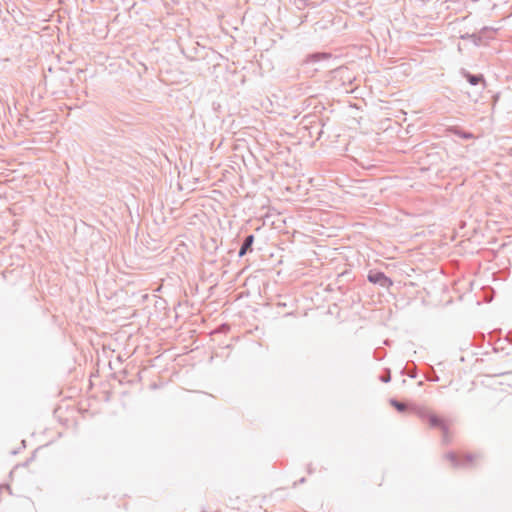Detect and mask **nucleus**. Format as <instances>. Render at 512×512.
<instances>
[{
    "label": "nucleus",
    "mask_w": 512,
    "mask_h": 512,
    "mask_svg": "<svg viewBox=\"0 0 512 512\" xmlns=\"http://www.w3.org/2000/svg\"><path fill=\"white\" fill-rule=\"evenodd\" d=\"M411 413L415 414L421 420L427 421L431 428H437L441 430L444 429V427L447 425L444 419L433 413L426 406H412Z\"/></svg>",
    "instance_id": "nucleus-1"
},
{
    "label": "nucleus",
    "mask_w": 512,
    "mask_h": 512,
    "mask_svg": "<svg viewBox=\"0 0 512 512\" xmlns=\"http://www.w3.org/2000/svg\"><path fill=\"white\" fill-rule=\"evenodd\" d=\"M367 279L370 283L387 289L393 285V281L384 272L378 270H370Z\"/></svg>",
    "instance_id": "nucleus-2"
},
{
    "label": "nucleus",
    "mask_w": 512,
    "mask_h": 512,
    "mask_svg": "<svg viewBox=\"0 0 512 512\" xmlns=\"http://www.w3.org/2000/svg\"><path fill=\"white\" fill-rule=\"evenodd\" d=\"M494 30L488 27H484L480 32L473 34H466L462 36V39H469L475 45L485 44L486 41L490 38H493Z\"/></svg>",
    "instance_id": "nucleus-3"
},
{
    "label": "nucleus",
    "mask_w": 512,
    "mask_h": 512,
    "mask_svg": "<svg viewBox=\"0 0 512 512\" xmlns=\"http://www.w3.org/2000/svg\"><path fill=\"white\" fill-rule=\"evenodd\" d=\"M475 455L473 454H466L463 457H459L454 452H449L446 454V458L452 463L454 467H461L466 468L471 465L473 460L475 459Z\"/></svg>",
    "instance_id": "nucleus-4"
},
{
    "label": "nucleus",
    "mask_w": 512,
    "mask_h": 512,
    "mask_svg": "<svg viewBox=\"0 0 512 512\" xmlns=\"http://www.w3.org/2000/svg\"><path fill=\"white\" fill-rule=\"evenodd\" d=\"M461 74L469 84L473 86L483 84L485 86V78L482 74H472L465 69L461 70Z\"/></svg>",
    "instance_id": "nucleus-5"
},
{
    "label": "nucleus",
    "mask_w": 512,
    "mask_h": 512,
    "mask_svg": "<svg viewBox=\"0 0 512 512\" xmlns=\"http://www.w3.org/2000/svg\"><path fill=\"white\" fill-rule=\"evenodd\" d=\"M254 240H255V237L253 234H249L244 238V240L241 244V247L239 249V252H238L239 257H243L247 253H250L253 251L252 246H253Z\"/></svg>",
    "instance_id": "nucleus-6"
},
{
    "label": "nucleus",
    "mask_w": 512,
    "mask_h": 512,
    "mask_svg": "<svg viewBox=\"0 0 512 512\" xmlns=\"http://www.w3.org/2000/svg\"><path fill=\"white\" fill-rule=\"evenodd\" d=\"M389 403L392 407H394L400 413H405L407 411L411 412V407L417 406L416 404H407V403L398 401L395 398H391L389 400Z\"/></svg>",
    "instance_id": "nucleus-7"
},
{
    "label": "nucleus",
    "mask_w": 512,
    "mask_h": 512,
    "mask_svg": "<svg viewBox=\"0 0 512 512\" xmlns=\"http://www.w3.org/2000/svg\"><path fill=\"white\" fill-rule=\"evenodd\" d=\"M449 131L464 140H470L474 138V135L471 132L465 131L457 126L451 127Z\"/></svg>",
    "instance_id": "nucleus-8"
},
{
    "label": "nucleus",
    "mask_w": 512,
    "mask_h": 512,
    "mask_svg": "<svg viewBox=\"0 0 512 512\" xmlns=\"http://www.w3.org/2000/svg\"><path fill=\"white\" fill-rule=\"evenodd\" d=\"M330 58V54L327 53H313L308 56V59L314 62L320 61L321 59Z\"/></svg>",
    "instance_id": "nucleus-9"
},
{
    "label": "nucleus",
    "mask_w": 512,
    "mask_h": 512,
    "mask_svg": "<svg viewBox=\"0 0 512 512\" xmlns=\"http://www.w3.org/2000/svg\"><path fill=\"white\" fill-rule=\"evenodd\" d=\"M442 432V442L444 444H448L450 442L449 428L446 425L444 429H441Z\"/></svg>",
    "instance_id": "nucleus-10"
},
{
    "label": "nucleus",
    "mask_w": 512,
    "mask_h": 512,
    "mask_svg": "<svg viewBox=\"0 0 512 512\" xmlns=\"http://www.w3.org/2000/svg\"><path fill=\"white\" fill-rule=\"evenodd\" d=\"M380 380L384 383H388L391 380L390 370H387L386 374L381 375Z\"/></svg>",
    "instance_id": "nucleus-11"
},
{
    "label": "nucleus",
    "mask_w": 512,
    "mask_h": 512,
    "mask_svg": "<svg viewBox=\"0 0 512 512\" xmlns=\"http://www.w3.org/2000/svg\"><path fill=\"white\" fill-rule=\"evenodd\" d=\"M2 489L7 490V491L11 494V488H10V486H9L8 484L1 485V486H0V491H1Z\"/></svg>",
    "instance_id": "nucleus-12"
},
{
    "label": "nucleus",
    "mask_w": 512,
    "mask_h": 512,
    "mask_svg": "<svg viewBox=\"0 0 512 512\" xmlns=\"http://www.w3.org/2000/svg\"><path fill=\"white\" fill-rule=\"evenodd\" d=\"M408 376L411 378H415L417 376V374L415 372H410V373H408Z\"/></svg>",
    "instance_id": "nucleus-13"
},
{
    "label": "nucleus",
    "mask_w": 512,
    "mask_h": 512,
    "mask_svg": "<svg viewBox=\"0 0 512 512\" xmlns=\"http://www.w3.org/2000/svg\"><path fill=\"white\" fill-rule=\"evenodd\" d=\"M430 380L432 381H439V377L437 375L433 376V378H431Z\"/></svg>",
    "instance_id": "nucleus-14"
},
{
    "label": "nucleus",
    "mask_w": 512,
    "mask_h": 512,
    "mask_svg": "<svg viewBox=\"0 0 512 512\" xmlns=\"http://www.w3.org/2000/svg\"><path fill=\"white\" fill-rule=\"evenodd\" d=\"M299 482H300V483H304V482H305V478H301V479L299 480Z\"/></svg>",
    "instance_id": "nucleus-15"
}]
</instances>
